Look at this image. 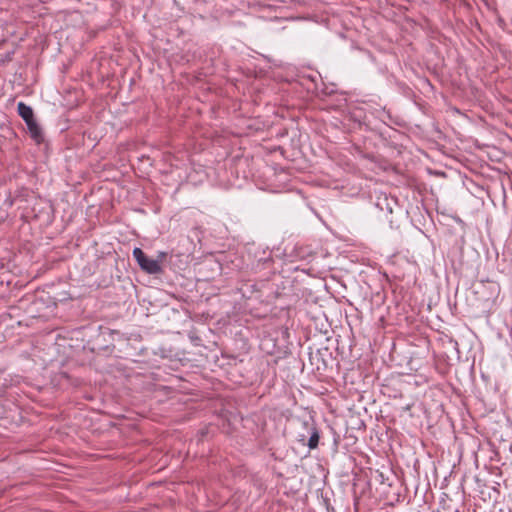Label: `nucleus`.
<instances>
[{"mask_svg":"<svg viewBox=\"0 0 512 512\" xmlns=\"http://www.w3.org/2000/svg\"><path fill=\"white\" fill-rule=\"evenodd\" d=\"M17 112L25 123L35 118L32 107L25 104L24 102H19L17 104Z\"/></svg>","mask_w":512,"mask_h":512,"instance_id":"4","label":"nucleus"},{"mask_svg":"<svg viewBox=\"0 0 512 512\" xmlns=\"http://www.w3.org/2000/svg\"><path fill=\"white\" fill-rule=\"evenodd\" d=\"M397 204V201L396 199L394 198H388L387 196H384V197H379L378 198V201L376 203V206L380 209V210H386L388 213H392L393 212V208L394 206Z\"/></svg>","mask_w":512,"mask_h":512,"instance_id":"6","label":"nucleus"},{"mask_svg":"<svg viewBox=\"0 0 512 512\" xmlns=\"http://www.w3.org/2000/svg\"><path fill=\"white\" fill-rule=\"evenodd\" d=\"M26 125L31 139L38 145L43 143L45 140L44 133L36 119L30 120Z\"/></svg>","mask_w":512,"mask_h":512,"instance_id":"2","label":"nucleus"},{"mask_svg":"<svg viewBox=\"0 0 512 512\" xmlns=\"http://www.w3.org/2000/svg\"><path fill=\"white\" fill-rule=\"evenodd\" d=\"M132 255L141 270L147 274L157 275L163 273V268L161 264H159V260L149 258L141 248L135 247L133 249Z\"/></svg>","mask_w":512,"mask_h":512,"instance_id":"1","label":"nucleus"},{"mask_svg":"<svg viewBox=\"0 0 512 512\" xmlns=\"http://www.w3.org/2000/svg\"><path fill=\"white\" fill-rule=\"evenodd\" d=\"M241 291L243 296L251 297V295L257 291V285L256 284H249L246 283L241 287Z\"/></svg>","mask_w":512,"mask_h":512,"instance_id":"8","label":"nucleus"},{"mask_svg":"<svg viewBox=\"0 0 512 512\" xmlns=\"http://www.w3.org/2000/svg\"><path fill=\"white\" fill-rule=\"evenodd\" d=\"M168 253L165 251H159L157 254V258L155 260H159V264L167 257Z\"/></svg>","mask_w":512,"mask_h":512,"instance_id":"9","label":"nucleus"},{"mask_svg":"<svg viewBox=\"0 0 512 512\" xmlns=\"http://www.w3.org/2000/svg\"><path fill=\"white\" fill-rule=\"evenodd\" d=\"M309 431L310 436L308 439L307 446L309 447V449L312 450L318 447L320 435L318 429L315 426L310 427Z\"/></svg>","mask_w":512,"mask_h":512,"instance_id":"7","label":"nucleus"},{"mask_svg":"<svg viewBox=\"0 0 512 512\" xmlns=\"http://www.w3.org/2000/svg\"><path fill=\"white\" fill-rule=\"evenodd\" d=\"M360 110H364L366 113L371 114L372 116L379 119L383 123H385L386 120L390 118L385 109L381 107L373 108L371 105H367L365 108H361Z\"/></svg>","mask_w":512,"mask_h":512,"instance_id":"5","label":"nucleus"},{"mask_svg":"<svg viewBox=\"0 0 512 512\" xmlns=\"http://www.w3.org/2000/svg\"><path fill=\"white\" fill-rule=\"evenodd\" d=\"M360 117H361V115H359V122L366 123L367 121H369V119H368V115H367V114H365V116L363 117V119H362V120L360 119Z\"/></svg>","mask_w":512,"mask_h":512,"instance_id":"10","label":"nucleus"},{"mask_svg":"<svg viewBox=\"0 0 512 512\" xmlns=\"http://www.w3.org/2000/svg\"><path fill=\"white\" fill-rule=\"evenodd\" d=\"M273 262V259L270 254L266 255V252H263V256L259 257L256 262L251 263V270L254 273L260 272L262 269L268 268L271 263Z\"/></svg>","mask_w":512,"mask_h":512,"instance_id":"3","label":"nucleus"}]
</instances>
